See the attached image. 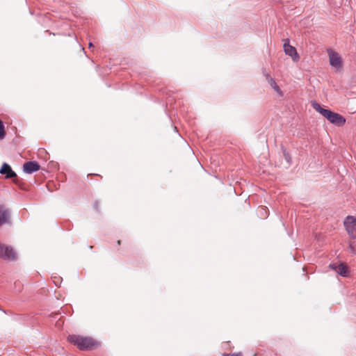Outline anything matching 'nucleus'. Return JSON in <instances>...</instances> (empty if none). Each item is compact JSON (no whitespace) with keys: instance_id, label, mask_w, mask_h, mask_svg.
I'll use <instances>...</instances> for the list:
<instances>
[{"instance_id":"dca6fc26","label":"nucleus","mask_w":356,"mask_h":356,"mask_svg":"<svg viewBox=\"0 0 356 356\" xmlns=\"http://www.w3.org/2000/svg\"><path fill=\"white\" fill-rule=\"evenodd\" d=\"M89 47H92V44L91 42L89 43Z\"/></svg>"},{"instance_id":"7ed1b4c3","label":"nucleus","mask_w":356,"mask_h":356,"mask_svg":"<svg viewBox=\"0 0 356 356\" xmlns=\"http://www.w3.org/2000/svg\"><path fill=\"white\" fill-rule=\"evenodd\" d=\"M327 51L330 65L335 68L337 71L340 70L343 66V62L340 55L332 49H327Z\"/></svg>"},{"instance_id":"2eb2a0df","label":"nucleus","mask_w":356,"mask_h":356,"mask_svg":"<svg viewBox=\"0 0 356 356\" xmlns=\"http://www.w3.org/2000/svg\"><path fill=\"white\" fill-rule=\"evenodd\" d=\"M117 243H118V244L120 245L121 244V241H120V240H118Z\"/></svg>"},{"instance_id":"1a4fd4ad","label":"nucleus","mask_w":356,"mask_h":356,"mask_svg":"<svg viewBox=\"0 0 356 356\" xmlns=\"http://www.w3.org/2000/svg\"><path fill=\"white\" fill-rule=\"evenodd\" d=\"M23 170L26 173H33L40 170V165L36 161H28L24 163Z\"/></svg>"},{"instance_id":"f8f14e48","label":"nucleus","mask_w":356,"mask_h":356,"mask_svg":"<svg viewBox=\"0 0 356 356\" xmlns=\"http://www.w3.org/2000/svg\"><path fill=\"white\" fill-rule=\"evenodd\" d=\"M6 135V132L4 130V125L3 122L0 120V139L2 140L4 138Z\"/></svg>"},{"instance_id":"4468645a","label":"nucleus","mask_w":356,"mask_h":356,"mask_svg":"<svg viewBox=\"0 0 356 356\" xmlns=\"http://www.w3.org/2000/svg\"><path fill=\"white\" fill-rule=\"evenodd\" d=\"M222 356H243L241 353H234V354H224Z\"/></svg>"},{"instance_id":"9b49d317","label":"nucleus","mask_w":356,"mask_h":356,"mask_svg":"<svg viewBox=\"0 0 356 356\" xmlns=\"http://www.w3.org/2000/svg\"><path fill=\"white\" fill-rule=\"evenodd\" d=\"M267 79L268 81V83L270 85V86L281 96L282 95V92L280 88V87L277 86L275 80L270 77L269 76L267 77Z\"/></svg>"},{"instance_id":"f03ea898","label":"nucleus","mask_w":356,"mask_h":356,"mask_svg":"<svg viewBox=\"0 0 356 356\" xmlns=\"http://www.w3.org/2000/svg\"><path fill=\"white\" fill-rule=\"evenodd\" d=\"M312 106L314 110L321 113L330 123L339 127L342 126L346 123V119L342 115L337 113H334L330 110L322 108L318 103L313 102L312 103Z\"/></svg>"},{"instance_id":"9d476101","label":"nucleus","mask_w":356,"mask_h":356,"mask_svg":"<svg viewBox=\"0 0 356 356\" xmlns=\"http://www.w3.org/2000/svg\"><path fill=\"white\" fill-rule=\"evenodd\" d=\"M10 220V212L7 208L0 205V226L8 223Z\"/></svg>"},{"instance_id":"423d86ee","label":"nucleus","mask_w":356,"mask_h":356,"mask_svg":"<svg viewBox=\"0 0 356 356\" xmlns=\"http://www.w3.org/2000/svg\"><path fill=\"white\" fill-rule=\"evenodd\" d=\"M283 47L285 54L291 56L293 61L297 62L299 60L300 56L296 51V49L289 44V40L288 39L286 40L285 42L284 43Z\"/></svg>"},{"instance_id":"0eeeda50","label":"nucleus","mask_w":356,"mask_h":356,"mask_svg":"<svg viewBox=\"0 0 356 356\" xmlns=\"http://www.w3.org/2000/svg\"><path fill=\"white\" fill-rule=\"evenodd\" d=\"M0 174L5 175L6 178L7 179L15 178L13 181L16 184L17 183L18 180L17 178V174L12 170L11 167L8 163H3L0 169Z\"/></svg>"},{"instance_id":"20e7f679","label":"nucleus","mask_w":356,"mask_h":356,"mask_svg":"<svg viewBox=\"0 0 356 356\" xmlns=\"http://www.w3.org/2000/svg\"><path fill=\"white\" fill-rule=\"evenodd\" d=\"M0 258L5 260H15L17 259V253L11 246L0 243Z\"/></svg>"},{"instance_id":"39448f33","label":"nucleus","mask_w":356,"mask_h":356,"mask_svg":"<svg viewBox=\"0 0 356 356\" xmlns=\"http://www.w3.org/2000/svg\"><path fill=\"white\" fill-rule=\"evenodd\" d=\"M343 225L349 236L356 238V217L348 216L343 221Z\"/></svg>"},{"instance_id":"6e6552de","label":"nucleus","mask_w":356,"mask_h":356,"mask_svg":"<svg viewBox=\"0 0 356 356\" xmlns=\"http://www.w3.org/2000/svg\"><path fill=\"white\" fill-rule=\"evenodd\" d=\"M330 268L334 270L338 274L341 276L346 277L348 276V267L343 263L339 264V265L336 264H331L330 265Z\"/></svg>"},{"instance_id":"f257e3e1","label":"nucleus","mask_w":356,"mask_h":356,"mask_svg":"<svg viewBox=\"0 0 356 356\" xmlns=\"http://www.w3.org/2000/svg\"><path fill=\"white\" fill-rule=\"evenodd\" d=\"M67 341L81 350H93L99 346V343L92 338L81 335H70L67 337Z\"/></svg>"},{"instance_id":"ddd939ff","label":"nucleus","mask_w":356,"mask_h":356,"mask_svg":"<svg viewBox=\"0 0 356 356\" xmlns=\"http://www.w3.org/2000/svg\"><path fill=\"white\" fill-rule=\"evenodd\" d=\"M349 249L352 253L356 254V243L355 242H349Z\"/></svg>"}]
</instances>
